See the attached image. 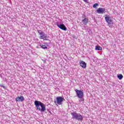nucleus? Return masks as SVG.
I'll return each instance as SVG.
<instances>
[{"instance_id": "nucleus-1", "label": "nucleus", "mask_w": 124, "mask_h": 124, "mask_svg": "<svg viewBox=\"0 0 124 124\" xmlns=\"http://www.w3.org/2000/svg\"><path fill=\"white\" fill-rule=\"evenodd\" d=\"M34 105L38 111H40V112H45L46 111V105L41 101H35Z\"/></svg>"}, {"instance_id": "nucleus-2", "label": "nucleus", "mask_w": 124, "mask_h": 124, "mask_svg": "<svg viewBox=\"0 0 124 124\" xmlns=\"http://www.w3.org/2000/svg\"><path fill=\"white\" fill-rule=\"evenodd\" d=\"M75 92L77 93V96L79 98V102H82V101H84V92L81 90H78V89H76Z\"/></svg>"}, {"instance_id": "nucleus-3", "label": "nucleus", "mask_w": 124, "mask_h": 124, "mask_svg": "<svg viewBox=\"0 0 124 124\" xmlns=\"http://www.w3.org/2000/svg\"><path fill=\"white\" fill-rule=\"evenodd\" d=\"M73 119L78 120V121H83V116L79 113H77L76 112H73L71 113Z\"/></svg>"}, {"instance_id": "nucleus-4", "label": "nucleus", "mask_w": 124, "mask_h": 124, "mask_svg": "<svg viewBox=\"0 0 124 124\" xmlns=\"http://www.w3.org/2000/svg\"><path fill=\"white\" fill-rule=\"evenodd\" d=\"M37 32L39 34V35H41L40 37V39H44V40H45V38H47V34H45V33H44V32L42 31L37 30Z\"/></svg>"}, {"instance_id": "nucleus-5", "label": "nucleus", "mask_w": 124, "mask_h": 124, "mask_svg": "<svg viewBox=\"0 0 124 124\" xmlns=\"http://www.w3.org/2000/svg\"><path fill=\"white\" fill-rule=\"evenodd\" d=\"M106 16L105 17L106 22H107L108 25H112V24H113V20L112 19V17L107 16Z\"/></svg>"}, {"instance_id": "nucleus-6", "label": "nucleus", "mask_w": 124, "mask_h": 124, "mask_svg": "<svg viewBox=\"0 0 124 124\" xmlns=\"http://www.w3.org/2000/svg\"><path fill=\"white\" fill-rule=\"evenodd\" d=\"M56 26L61 29V30H62V31H67V28L65 27V25L63 24H61L60 25L59 24V23H56Z\"/></svg>"}, {"instance_id": "nucleus-7", "label": "nucleus", "mask_w": 124, "mask_h": 124, "mask_svg": "<svg viewBox=\"0 0 124 124\" xmlns=\"http://www.w3.org/2000/svg\"><path fill=\"white\" fill-rule=\"evenodd\" d=\"M63 97L61 96L57 97V104H58V105H62V101H63Z\"/></svg>"}, {"instance_id": "nucleus-8", "label": "nucleus", "mask_w": 124, "mask_h": 124, "mask_svg": "<svg viewBox=\"0 0 124 124\" xmlns=\"http://www.w3.org/2000/svg\"><path fill=\"white\" fill-rule=\"evenodd\" d=\"M97 13L98 14H103L104 13H105L106 11H105V8H99L96 10Z\"/></svg>"}, {"instance_id": "nucleus-9", "label": "nucleus", "mask_w": 124, "mask_h": 124, "mask_svg": "<svg viewBox=\"0 0 124 124\" xmlns=\"http://www.w3.org/2000/svg\"><path fill=\"white\" fill-rule=\"evenodd\" d=\"M24 96H20V97H17L16 98V102H22V101H24Z\"/></svg>"}, {"instance_id": "nucleus-10", "label": "nucleus", "mask_w": 124, "mask_h": 124, "mask_svg": "<svg viewBox=\"0 0 124 124\" xmlns=\"http://www.w3.org/2000/svg\"><path fill=\"white\" fill-rule=\"evenodd\" d=\"M79 65L82 68H86L87 67V63L83 61H81L79 62Z\"/></svg>"}, {"instance_id": "nucleus-11", "label": "nucleus", "mask_w": 124, "mask_h": 124, "mask_svg": "<svg viewBox=\"0 0 124 124\" xmlns=\"http://www.w3.org/2000/svg\"><path fill=\"white\" fill-rule=\"evenodd\" d=\"M82 23L86 26V25H88V23H89V19L87 18H85L84 19L82 20Z\"/></svg>"}, {"instance_id": "nucleus-12", "label": "nucleus", "mask_w": 124, "mask_h": 124, "mask_svg": "<svg viewBox=\"0 0 124 124\" xmlns=\"http://www.w3.org/2000/svg\"><path fill=\"white\" fill-rule=\"evenodd\" d=\"M95 50H96L97 51H101V50H102V47L100 46H96Z\"/></svg>"}, {"instance_id": "nucleus-13", "label": "nucleus", "mask_w": 124, "mask_h": 124, "mask_svg": "<svg viewBox=\"0 0 124 124\" xmlns=\"http://www.w3.org/2000/svg\"><path fill=\"white\" fill-rule=\"evenodd\" d=\"M117 77L119 80H122V79L124 78V76L122 74H119V75L117 76Z\"/></svg>"}, {"instance_id": "nucleus-14", "label": "nucleus", "mask_w": 124, "mask_h": 124, "mask_svg": "<svg viewBox=\"0 0 124 124\" xmlns=\"http://www.w3.org/2000/svg\"><path fill=\"white\" fill-rule=\"evenodd\" d=\"M40 46H41V48H42V49H47V46H46L45 45H40Z\"/></svg>"}, {"instance_id": "nucleus-15", "label": "nucleus", "mask_w": 124, "mask_h": 124, "mask_svg": "<svg viewBox=\"0 0 124 124\" xmlns=\"http://www.w3.org/2000/svg\"><path fill=\"white\" fill-rule=\"evenodd\" d=\"M97 6H98V3H95L93 5V8H95V7H96Z\"/></svg>"}, {"instance_id": "nucleus-16", "label": "nucleus", "mask_w": 124, "mask_h": 124, "mask_svg": "<svg viewBox=\"0 0 124 124\" xmlns=\"http://www.w3.org/2000/svg\"><path fill=\"white\" fill-rule=\"evenodd\" d=\"M0 87H1V88H3V89H4V90H6L7 87L2 85H0Z\"/></svg>"}, {"instance_id": "nucleus-17", "label": "nucleus", "mask_w": 124, "mask_h": 124, "mask_svg": "<svg viewBox=\"0 0 124 124\" xmlns=\"http://www.w3.org/2000/svg\"><path fill=\"white\" fill-rule=\"evenodd\" d=\"M84 2H88V0H83Z\"/></svg>"}, {"instance_id": "nucleus-18", "label": "nucleus", "mask_w": 124, "mask_h": 124, "mask_svg": "<svg viewBox=\"0 0 124 124\" xmlns=\"http://www.w3.org/2000/svg\"><path fill=\"white\" fill-rule=\"evenodd\" d=\"M88 30H89V31H90V29H88Z\"/></svg>"}, {"instance_id": "nucleus-19", "label": "nucleus", "mask_w": 124, "mask_h": 124, "mask_svg": "<svg viewBox=\"0 0 124 124\" xmlns=\"http://www.w3.org/2000/svg\"><path fill=\"white\" fill-rule=\"evenodd\" d=\"M0 76H1V75H0Z\"/></svg>"}]
</instances>
